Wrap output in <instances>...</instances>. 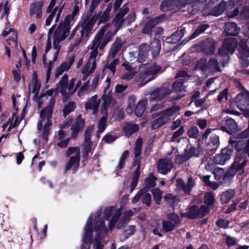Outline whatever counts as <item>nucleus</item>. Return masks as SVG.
Returning <instances> with one entry per match:
<instances>
[{"label":"nucleus","instance_id":"f257e3e1","mask_svg":"<svg viewBox=\"0 0 249 249\" xmlns=\"http://www.w3.org/2000/svg\"><path fill=\"white\" fill-rule=\"evenodd\" d=\"M133 214L129 210L121 216V209L114 207L105 208L102 215L101 210L91 213L85 227L84 243L81 249H89L90 247L89 243L92 245V249H103L104 244L107 243L105 238L107 235V228L105 220H109L111 217L108 225L109 230H112L114 227L119 229L127 224Z\"/></svg>","mask_w":249,"mask_h":249},{"label":"nucleus","instance_id":"f03ea898","mask_svg":"<svg viewBox=\"0 0 249 249\" xmlns=\"http://www.w3.org/2000/svg\"><path fill=\"white\" fill-rule=\"evenodd\" d=\"M75 82V79L73 78L68 81V76L65 74L62 77L55 89H52L47 90L45 93H41L37 99L38 106L40 107L42 106L43 102L48 99L49 96L50 97L49 105L40 111V118L37 125L39 136L43 142H46L48 140L50 130V127L52 124L51 118L55 101L52 95L56 96L59 92L65 97L72 95L74 92Z\"/></svg>","mask_w":249,"mask_h":249},{"label":"nucleus","instance_id":"7ed1b4c3","mask_svg":"<svg viewBox=\"0 0 249 249\" xmlns=\"http://www.w3.org/2000/svg\"><path fill=\"white\" fill-rule=\"evenodd\" d=\"M122 25L120 19L118 21L114 18L112 23L106 24L100 29L92 41H96L97 46L100 49H103Z\"/></svg>","mask_w":249,"mask_h":249},{"label":"nucleus","instance_id":"20e7f679","mask_svg":"<svg viewBox=\"0 0 249 249\" xmlns=\"http://www.w3.org/2000/svg\"><path fill=\"white\" fill-rule=\"evenodd\" d=\"M163 71L160 65L156 64H141L139 66V73L137 81L142 85L155 78L154 75Z\"/></svg>","mask_w":249,"mask_h":249},{"label":"nucleus","instance_id":"39448f33","mask_svg":"<svg viewBox=\"0 0 249 249\" xmlns=\"http://www.w3.org/2000/svg\"><path fill=\"white\" fill-rule=\"evenodd\" d=\"M102 98L104 102L101 107V112L103 115L98 123V135L102 133L105 129L106 126V121L107 119V111L109 108L112 107L115 104V101L112 99L111 94L108 92L106 95H103Z\"/></svg>","mask_w":249,"mask_h":249},{"label":"nucleus","instance_id":"423d86ee","mask_svg":"<svg viewBox=\"0 0 249 249\" xmlns=\"http://www.w3.org/2000/svg\"><path fill=\"white\" fill-rule=\"evenodd\" d=\"M237 46V41L233 37H230L225 40L223 46L219 50L218 55L221 57L220 61L224 65L229 59V54H232Z\"/></svg>","mask_w":249,"mask_h":249},{"label":"nucleus","instance_id":"0eeeda50","mask_svg":"<svg viewBox=\"0 0 249 249\" xmlns=\"http://www.w3.org/2000/svg\"><path fill=\"white\" fill-rule=\"evenodd\" d=\"M96 41H92L89 48L91 50L89 53V57L84 67L81 70V72L83 74L89 75L91 74L96 68V58L98 55V48Z\"/></svg>","mask_w":249,"mask_h":249},{"label":"nucleus","instance_id":"6e6552de","mask_svg":"<svg viewBox=\"0 0 249 249\" xmlns=\"http://www.w3.org/2000/svg\"><path fill=\"white\" fill-rule=\"evenodd\" d=\"M70 34V30L67 27H64L62 24H59L53 34V48L55 52L53 54V60L57 59L60 46L59 43L64 40Z\"/></svg>","mask_w":249,"mask_h":249},{"label":"nucleus","instance_id":"1a4fd4ad","mask_svg":"<svg viewBox=\"0 0 249 249\" xmlns=\"http://www.w3.org/2000/svg\"><path fill=\"white\" fill-rule=\"evenodd\" d=\"M197 68H200L202 71H206L207 69L211 71H219L217 60L215 58H211L209 60L207 65V60L203 58L197 64Z\"/></svg>","mask_w":249,"mask_h":249},{"label":"nucleus","instance_id":"9d476101","mask_svg":"<svg viewBox=\"0 0 249 249\" xmlns=\"http://www.w3.org/2000/svg\"><path fill=\"white\" fill-rule=\"evenodd\" d=\"M189 77V75L185 71H181L176 74L177 80L173 85L174 89L176 91H185V87L183 86V83L186 81Z\"/></svg>","mask_w":249,"mask_h":249},{"label":"nucleus","instance_id":"9b49d317","mask_svg":"<svg viewBox=\"0 0 249 249\" xmlns=\"http://www.w3.org/2000/svg\"><path fill=\"white\" fill-rule=\"evenodd\" d=\"M208 213V209L205 206H202L200 209L197 206H192L189 212L186 213H182L181 216L182 217L187 216L190 218H194L196 217H201Z\"/></svg>","mask_w":249,"mask_h":249},{"label":"nucleus","instance_id":"f8f14e48","mask_svg":"<svg viewBox=\"0 0 249 249\" xmlns=\"http://www.w3.org/2000/svg\"><path fill=\"white\" fill-rule=\"evenodd\" d=\"M232 153L233 151L231 149L223 148L220 154H217L214 156L213 160V162L217 164L223 165L231 158Z\"/></svg>","mask_w":249,"mask_h":249},{"label":"nucleus","instance_id":"ddd939ff","mask_svg":"<svg viewBox=\"0 0 249 249\" xmlns=\"http://www.w3.org/2000/svg\"><path fill=\"white\" fill-rule=\"evenodd\" d=\"M74 62V58L70 57L68 59L62 62L58 67L54 70V76L55 78H58L65 71H67Z\"/></svg>","mask_w":249,"mask_h":249},{"label":"nucleus","instance_id":"4468645a","mask_svg":"<svg viewBox=\"0 0 249 249\" xmlns=\"http://www.w3.org/2000/svg\"><path fill=\"white\" fill-rule=\"evenodd\" d=\"M173 166V162L170 159L160 160L158 164V170L161 174H166L170 171Z\"/></svg>","mask_w":249,"mask_h":249},{"label":"nucleus","instance_id":"2eb2a0df","mask_svg":"<svg viewBox=\"0 0 249 249\" xmlns=\"http://www.w3.org/2000/svg\"><path fill=\"white\" fill-rule=\"evenodd\" d=\"M100 103V99H97L96 95H94L85 104V108L86 110H92V113L96 114L98 112Z\"/></svg>","mask_w":249,"mask_h":249},{"label":"nucleus","instance_id":"dca6fc26","mask_svg":"<svg viewBox=\"0 0 249 249\" xmlns=\"http://www.w3.org/2000/svg\"><path fill=\"white\" fill-rule=\"evenodd\" d=\"M85 125V120L81 115H78L75 123L71 125V137L74 138L76 137L79 131L82 129Z\"/></svg>","mask_w":249,"mask_h":249},{"label":"nucleus","instance_id":"f3484780","mask_svg":"<svg viewBox=\"0 0 249 249\" xmlns=\"http://www.w3.org/2000/svg\"><path fill=\"white\" fill-rule=\"evenodd\" d=\"M99 79V76H96L93 78L90 85L89 84V82L88 81L86 83L83 85L78 91V96L79 97H81L84 95V93L89 89L91 90L94 89L97 86Z\"/></svg>","mask_w":249,"mask_h":249},{"label":"nucleus","instance_id":"a211bd4d","mask_svg":"<svg viewBox=\"0 0 249 249\" xmlns=\"http://www.w3.org/2000/svg\"><path fill=\"white\" fill-rule=\"evenodd\" d=\"M64 5V3H61L59 6H56L55 7H54V6L50 7V5H49L46 9V12L47 14L52 15L53 17L56 16L55 21L56 23L60 19Z\"/></svg>","mask_w":249,"mask_h":249},{"label":"nucleus","instance_id":"6ab92c4d","mask_svg":"<svg viewBox=\"0 0 249 249\" xmlns=\"http://www.w3.org/2000/svg\"><path fill=\"white\" fill-rule=\"evenodd\" d=\"M42 1L36 2L31 5L30 8V14L31 16H35L36 19H40L42 16Z\"/></svg>","mask_w":249,"mask_h":249},{"label":"nucleus","instance_id":"aec40b11","mask_svg":"<svg viewBox=\"0 0 249 249\" xmlns=\"http://www.w3.org/2000/svg\"><path fill=\"white\" fill-rule=\"evenodd\" d=\"M170 93L171 90L170 89L162 88L152 92L150 94V97L153 99L159 100L161 99L165 95L169 94Z\"/></svg>","mask_w":249,"mask_h":249},{"label":"nucleus","instance_id":"412c9836","mask_svg":"<svg viewBox=\"0 0 249 249\" xmlns=\"http://www.w3.org/2000/svg\"><path fill=\"white\" fill-rule=\"evenodd\" d=\"M169 121L168 116H165V113H160L159 117L152 121L151 126L153 129H157Z\"/></svg>","mask_w":249,"mask_h":249},{"label":"nucleus","instance_id":"4be33fe9","mask_svg":"<svg viewBox=\"0 0 249 249\" xmlns=\"http://www.w3.org/2000/svg\"><path fill=\"white\" fill-rule=\"evenodd\" d=\"M239 28L235 23L228 22L225 25V31L229 35H236L239 33Z\"/></svg>","mask_w":249,"mask_h":249},{"label":"nucleus","instance_id":"5701e85b","mask_svg":"<svg viewBox=\"0 0 249 249\" xmlns=\"http://www.w3.org/2000/svg\"><path fill=\"white\" fill-rule=\"evenodd\" d=\"M219 145V137L215 134L212 135L207 143L208 149L211 151L215 150L218 147Z\"/></svg>","mask_w":249,"mask_h":249},{"label":"nucleus","instance_id":"b1692460","mask_svg":"<svg viewBox=\"0 0 249 249\" xmlns=\"http://www.w3.org/2000/svg\"><path fill=\"white\" fill-rule=\"evenodd\" d=\"M126 72L123 76L124 79H131L133 78L134 74L137 72L136 69L132 68L128 63H124L122 64Z\"/></svg>","mask_w":249,"mask_h":249},{"label":"nucleus","instance_id":"393cba45","mask_svg":"<svg viewBox=\"0 0 249 249\" xmlns=\"http://www.w3.org/2000/svg\"><path fill=\"white\" fill-rule=\"evenodd\" d=\"M203 48L204 52L208 54H211L214 52V42L212 39H209L203 43Z\"/></svg>","mask_w":249,"mask_h":249},{"label":"nucleus","instance_id":"a878e982","mask_svg":"<svg viewBox=\"0 0 249 249\" xmlns=\"http://www.w3.org/2000/svg\"><path fill=\"white\" fill-rule=\"evenodd\" d=\"M160 18L161 17H157L149 20L143 29L142 32L143 33H149L151 29L160 22Z\"/></svg>","mask_w":249,"mask_h":249},{"label":"nucleus","instance_id":"bb28decb","mask_svg":"<svg viewBox=\"0 0 249 249\" xmlns=\"http://www.w3.org/2000/svg\"><path fill=\"white\" fill-rule=\"evenodd\" d=\"M239 50L240 52V57H249V47L247 44V42L244 39L242 40L239 45Z\"/></svg>","mask_w":249,"mask_h":249},{"label":"nucleus","instance_id":"cd10ccee","mask_svg":"<svg viewBox=\"0 0 249 249\" xmlns=\"http://www.w3.org/2000/svg\"><path fill=\"white\" fill-rule=\"evenodd\" d=\"M79 160L78 159H70L65 167V171H67L70 169H72L74 173L78 169L79 165Z\"/></svg>","mask_w":249,"mask_h":249},{"label":"nucleus","instance_id":"c85d7f7f","mask_svg":"<svg viewBox=\"0 0 249 249\" xmlns=\"http://www.w3.org/2000/svg\"><path fill=\"white\" fill-rule=\"evenodd\" d=\"M147 101L145 100L140 101L136 107L135 113L138 117H141L144 113L145 108Z\"/></svg>","mask_w":249,"mask_h":249},{"label":"nucleus","instance_id":"c756f323","mask_svg":"<svg viewBox=\"0 0 249 249\" xmlns=\"http://www.w3.org/2000/svg\"><path fill=\"white\" fill-rule=\"evenodd\" d=\"M140 174V166L139 164L133 175V177L130 182V192H132L137 185L138 180Z\"/></svg>","mask_w":249,"mask_h":249},{"label":"nucleus","instance_id":"7c9ffc66","mask_svg":"<svg viewBox=\"0 0 249 249\" xmlns=\"http://www.w3.org/2000/svg\"><path fill=\"white\" fill-rule=\"evenodd\" d=\"M237 100L239 105H246L249 104V92L247 91H244L237 96Z\"/></svg>","mask_w":249,"mask_h":249},{"label":"nucleus","instance_id":"2f4dec72","mask_svg":"<svg viewBox=\"0 0 249 249\" xmlns=\"http://www.w3.org/2000/svg\"><path fill=\"white\" fill-rule=\"evenodd\" d=\"M149 46L146 44L142 45L138 52V59L140 61H143L148 55Z\"/></svg>","mask_w":249,"mask_h":249},{"label":"nucleus","instance_id":"473e14b6","mask_svg":"<svg viewBox=\"0 0 249 249\" xmlns=\"http://www.w3.org/2000/svg\"><path fill=\"white\" fill-rule=\"evenodd\" d=\"M235 193L232 190H229L222 193L221 195V200L222 203L229 202L234 196Z\"/></svg>","mask_w":249,"mask_h":249},{"label":"nucleus","instance_id":"72a5a7b5","mask_svg":"<svg viewBox=\"0 0 249 249\" xmlns=\"http://www.w3.org/2000/svg\"><path fill=\"white\" fill-rule=\"evenodd\" d=\"M80 150L79 147H70L66 153L67 157L71 156L70 159H78L80 160Z\"/></svg>","mask_w":249,"mask_h":249},{"label":"nucleus","instance_id":"f704fd0d","mask_svg":"<svg viewBox=\"0 0 249 249\" xmlns=\"http://www.w3.org/2000/svg\"><path fill=\"white\" fill-rule=\"evenodd\" d=\"M40 88V82L38 81L36 77H34L31 83L29 85V91L36 95L39 90Z\"/></svg>","mask_w":249,"mask_h":249},{"label":"nucleus","instance_id":"c9c22d12","mask_svg":"<svg viewBox=\"0 0 249 249\" xmlns=\"http://www.w3.org/2000/svg\"><path fill=\"white\" fill-rule=\"evenodd\" d=\"M93 24L89 22L88 20L85 21L83 25V29L81 31V37H87L91 31Z\"/></svg>","mask_w":249,"mask_h":249},{"label":"nucleus","instance_id":"e433bc0d","mask_svg":"<svg viewBox=\"0 0 249 249\" xmlns=\"http://www.w3.org/2000/svg\"><path fill=\"white\" fill-rule=\"evenodd\" d=\"M139 129V126L137 124H127L124 127V131L125 135L129 136L132 133L136 132Z\"/></svg>","mask_w":249,"mask_h":249},{"label":"nucleus","instance_id":"4c0bfd02","mask_svg":"<svg viewBox=\"0 0 249 249\" xmlns=\"http://www.w3.org/2000/svg\"><path fill=\"white\" fill-rule=\"evenodd\" d=\"M11 33L13 35V36H12L13 39H8L7 40V43H8L9 45H10L11 44V43H12L13 44H14L15 46H17V42L15 40V39L17 37V34L12 28L9 29L8 31L4 30L2 33V35L3 36H5L7 35L10 34Z\"/></svg>","mask_w":249,"mask_h":249},{"label":"nucleus","instance_id":"58836bf2","mask_svg":"<svg viewBox=\"0 0 249 249\" xmlns=\"http://www.w3.org/2000/svg\"><path fill=\"white\" fill-rule=\"evenodd\" d=\"M151 48L152 49V55L156 56L160 52V42L158 39H155L153 41L151 44Z\"/></svg>","mask_w":249,"mask_h":249},{"label":"nucleus","instance_id":"ea45409f","mask_svg":"<svg viewBox=\"0 0 249 249\" xmlns=\"http://www.w3.org/2000/svg\"><path fill=\"white\" fill-rule=\"evenodd\" d=\"M185 28L181 27L180 29L178 30L176 33L171 36L172 40L174 43H176L180 40L184 34Z\"/></svg>","mask_w":249,"mask_h":249},{"label":"nucleus","instance_id":"a19ab883","mask_svg":"<svg viewBox=\"0 0 249 249\" xmlns=\"http://www.w3.org/2000/svg\"><path fill=\"white\" fill-rule=\"evenodd\" d=\"M214 202V196L213 195L210 193H207L204 196V203L207 205L206 208L208 209L212 208Z\"/></svg>","mask_w":249,"mask_h":249},{"label":"nucleus","instance_id":"79ce46f5","mask_svg":"<svg viewBox=\"0 0 249 249\" xmlns=\"http://www.w3.org/2000/svg\"><path fill=\"white\" fill-rule=\"evenodd\" d=\"M141 191H142L141 195L142 202L147 205H149L151 201V196L150 194L146 193V188L142 189L141 190Z\"/></svg>","mask_w":249,"mask_h":249},{"label":"nucleus","instance_id":"37998d69","mask_svg":"<svg viewBox=\"0 0 249 249\" xmlns=\"http://www.w3.org/2000/svg\"><path fill=\"white\" fill-rule=\"evenodd\" d=\"M45 55H44L43 61L45 67L47 69L46 80L47 82L50 79L51 75V71L53 67V63L55 60H54L53 59L52 61H49V62L47 64H45Z\"/></svg>","mask_w":249,"mask_h":249},{"label":"nucleus","instance_id":"c03bdc74","mask_svg":"<svg viewBox=\"0 0 249 249\" xmlns=\"http://www.w3.org/2000/svg\"><path fill=\"white\" fill-rule=\"evenodd\" d=\"M226 3L225 2H221L217 7H214L211 12V14L215 16L220 15L225 9Z\"/></svg>","mask_w":249,"mask_h":249},{"label":"nucleus","instance_id":"a18cd8bd","mask_svg":"<svg viewBox=\"0 0 249 249\" xmlns=\"http://www.w3.org/2000/svg\"><path fill=\"white\" fill-rule=\"evenodd\" d=\"M111 10V5L109 4L105 11L104 12L103 14L101 15L100 18L99 23L105 22L107 21L109 18V14Z\"/></svg>","mask_w":249,"mask_h":249},{"label":"nucleus","instance_id":"49530a36","mask_svg":"<svg viewBox=\"0 0 249 249\" xmlns=\"http://www.w3.org/2000/svg\"><path fill=\"white\" fill-rule=\"evenodd\" d=\"M164 199L167 203L172 206H175L179 201L176 196H175L171 194H168L165 195Z\"/></svg>","mask_w":249,"mask_h":249},{"label":"nucleus","instance_id":"de8ad7c7","mask_svg":"<svg viewBox=\"0 0 249 249\" xmlns=\"http://www.w3.org/2000/svg\"><path fill=\"white\" fill-rule=\"evenodd\" d=\"M73 18L72 15H68L63 22H61L59 24H62L64 27H67L68 30L71 29V26L73 23Z\"/></svg>","mask_w":249,"mask_h":249},{"label":"nucleus","instance_id":"09e8293b","mask_svg":"<svg viewBox=\"0 0 249 249\" xmlns=\"http://www.w3.org/2000/svg\"><path fill=\"white\" fill-rule=\"evenodd\" d=\"M167 220H169L175 227L178 226L180 223L179 217L178 214L171 213L167 215Z\"/></svg>","mask_w":249,"mask_h":249},{"label":"nucleus","instance_id":"8fccbe9b","mask_svg":"<svg viewBox=\"0 0 249 249\" xmlns=\"http://www.w3.org/2000/svg\"><path fill=\"white\" fill-rule=\"evenodd\" d=\"M208 27L209 25L208 24H203L199 26L191 36L190 38L193 39L197 37L199 35L204 32Z\"/></svg>","mask_w":249,"mask_h":249},{"label":"nucleus","instance_id":"3c124183","mask_svg":"<svg viewBox=\"0 0 249 249\" xmlns=\"http://www.w3.org/2000/svg\"><path fill=\"white\" fill-rule=\"evenodd\" d=\"M129 152L128 150L124 151L120 157L117 168L122 169L124 166L126 159L128 157Z\"/></svg>","mask_w":249,"mask_h":249},{"label":"nucleus","instance_id":"603ef678","mask_svg":"<svg viewBox=\"0 0 249 249\" xmlns=\"http://www.w3.org/2000/svg\"><path fill=\"white\" fill-rule=\"evenodd\" d=\"M225 126L227 128L231 131H235L237 129V124L234 120L227 118L225 120Z\"/></svg>","mask_w":249,"mask_h":249},{"label":"nucleus","instance_id":"864d4df0","mask_svg":"<svg viewBox=\"0 0 249 249\" xmlns=\"http://www.w3.org/2000/svg\"><path fill=\"white\" fill-rule=\"evenodd\" d=\"M129 10L128 7L124 5L121 9L120 13L115 17V18L119 21L120 19L121 23L123 24L124 22L123 17L128 12Z\"/></svg>","mask_w":249,"mask_h":249},{"label":"nucleus","instance_id":"5fc2aeb1","mask_svg":"<svg viewBox=\"0 0 249 249\" xmlns=\"http://www.w3.org/2000/svg\"><path fill=\"white\" fill-rule=\"evenodd\" d=\"M76 107V105L73 102H70L66 105L63 109V113L65 116L69 114L71 112L73 111Z\"/></svg>","mask_w":249,"mask_h":249},{"label":"nucleus","instance_id":"6e6d98bb","mask_svg":"<svg viewBox=\"0 0 249 249\" xmlns=\"http://www.w3.org/2000/svg\"><path fill=\"white\" fill-rule=\"evenodd\" d=\"M179 109L178 106H173L169 109H166L165 111L161 112V113H165V116H168L169 121L170 120V117L178 112Z\"/></svg>","mask_w":249,"mask_h":249},{"label":"nucleus","instance_id":"4d7b16f0","mask_svg":"<svg viewBox=\"0 0 249 249\" xmlns=\"http://www.w3.org/2000/svg\"><path fill=\"white\" fill-rule=\"evenodd\" d=\"M162 230L164 231H170L174 229L176 227L174 225L172 224L169 220H164L162 222Z\"/></svg>","mask_w":249,"mask_h":249},{"label":"nucleus","instance_id":"13d9d810","mask_svg":"<svg viewBox=\"0 0 249 249\" xmlns=\"http://www.w3.org/2000/svg\"><path fill=\"white\" fill-rule=\"evenodd\" d=\"M94 126L91 125L88 127L85 133V142L87 143L89 145L90 144V135L93 130Z\"/></svg>","mask_w":249,"mask_h":249},{"label":"nucleus","instance_id":"bf43d9fd","mask_svg":"<svg viewBox=\"0 0 249 249\" xmlns=\"http://www.w3.org/2000/svg\"><path fill=\"white\" fill-rule=\"evenodd\" d=\"M142 144V139L138 138L136 142V145L134 149V154L135 157L139 156L141 152Z\"/></svg>","mask_w":249,"mask_h":249},{"label":"nucleus","instance_id":"052dcab7","mask_svg":"<svg viewBox=\"0 0 249 249\" xmlns=\"http://www.w3.org/2000/svg\"><path fill=\"white\" fill-rule=\"evenodd\" d=\"M152 194L155 202L159 204L161 198L162 192L159 189H155L152 191Z\"/></svg>","mask_w":249,"mask_h":249},{"label":"nucleus","instance_id":"680f3d73","mask_svg":"<svg viewBox=\"0 0 249 249\" xmlns=\"http://www.w3.org/2000/svg\"><path fill=\"white\" fill-rule=\"evenodd\" d=\"M11 118L12 119V120L10 123V125L8 127L7 131H10L12 129L15 127L19 124L18 118V117L16 116L15 113L13 114L12 117Z\"/></svg>","mask_w":249,"mask_h":249},{"label":"nucleus","instance_id":"e2e57ef3","mask_svg":"<svg viewBox=\"0 0 249 249\" xmlns=\"http://www.w3.org/2000/svg\"><path fill=\"white\" fill-rule=\"evenodd\" d=\"M187 134L190 138H196L198 135V129L196 126H192L190 128Z\"/></svg>","mask_w":249,"mask_h":249},{"label":"nucleus","instance_id":"0e129e2a","mask_svg":"<svg viewBox=\"0 0 249 249\" xmlns=\"http://www.w3.org/2000/svg\"><path fill=\"white\" fill-rule=\"evenodd\" d=\"M156 180L155 177L150 175L145 180V184L146 188H151L155 185V181Z\"/></svg>","mask_w":249,"mask_h":249},{"label":"nucleus","instance_id":"69168bd1","mask_svg":"<svg viewBox=\"0 0 249 249\" xmlns=\"http://www.w3.org/2000/svg\"><path fill=\"white\" fill-rule=\"evenodd\" d=\"M184 132V129L183 126H181L179 129H178L177 131L174 132L172 138H171V141L172 142H175L176 140L178 142H179L180 139L177 140V139Z\"/></svg>","mask_w":249,"mask_h":249},{"label":"nucleus","instance_id":"338daca9","mask_svg":"<svg viewBox=\"0 0 249 249\" xmlns=\"http://www.w3.org/2000/svg\"><path fill=\"white\" fill-rule=\"evenodd\" d=\"M135 107V99L133 97L129 99L128 106L126 108L127 112L129 114H132L134 111Z\"/></svg>","mask_w":249,"mask_h":249},{"label":"nucleus","instance_id":"774afa93","mask_svg":"<svg viewBox=\"0 0 249 249\" xmlns=\"http://www.w3.org/2000/svg\"><path fill=\"white\" fill-rule=\"evenodd\" d=\"M122 45L120 43H115L111 48V53L112 57H115L116 54L119 51L121 48Z\"/></svg>","mask_w":249,"mask_h":249}]
</instances>
